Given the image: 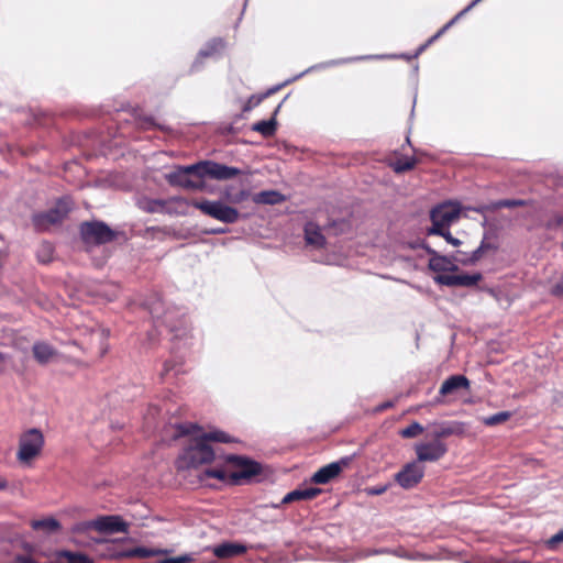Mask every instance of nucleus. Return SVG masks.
Here are the masks:
<instances>
[{
	"label": "nucleus",
	"mask_w": 563,
	"mask_h": 563,
	"mask_svg": "<svg viewBox=\"0 0 563 563\" xmlns=\"http://www.w3.org/2000/svg\"><path fill=\"white\" fill-rule=\"evenodd\" d=\"M175 429V438L189 437L176 460L178 471L197 468L212 463L216 453L210 442L230 443L234 441L232 437L220 430L202 432V428L192 422L178 423Z\"/></svg>",
	"instance_id": "1"
},
{
	"label": "nucleus",
	"mask_w": 563,
	"mask_h": 563,
	"mask_svg": "<svg viewBox=\"0 0 563 563\" xmlns=\"http://www.w3.org/2000/svg\"><path fill=\"white\" fill-rule=\"evenodd\" d=\"M242 172L232 166H227L213 161H200L189 166H178L169 173L166 179L170 186H177L189 190L202 191L206 187L203 178L228 180L239 176Z\"/></svg>",
	"instance_id": "2"
},
{
	"label": "nucleus",
	"mask_w": 563,
	"mask_h": 563,
	"mask_svg": "<svg viewBox=\"0 0 563 563\" xmlns=\"http://www.w3.org/2000/svg\"><path fill=\"white\" fill-rule=\"evenodd\" d=\"M227 461L235 466L238 471L228 474L223 468H208L203 472L202 478H217L221 482L239 484L242 479H250L262 473V465L247 457L229 455Z\"/></svg>",
	"instance_id": "3"
},
{
	"label": "nucleus",
	"mask_w": 563,
	"mask_h": 563,
	"mask_svg": "<svg viewBox=\"0 0 563 563\" xmlns=\"http://www.w3.org/2000/svg\"><path fill=\"white\" fill-rule=\"evenodd\" d=\"M44 435L41 430L32 428L23 432L19 438L16 460L22 465H31L40 456L44 448Z\"/></svg>",
	"instance_id": "4"
},
{
	"label": "nucleus",
	"mask_w": 563,
	"mask_h": 563,
	"mask_svg": "<svg viewBox=\"0 0 563 563\" xmlns=\"http://www.w3.org/2000/svg\"><path fill=\"white\" fill-rule=\"evenodd\" d=\"M71 209L73 201L67 197L60 198L54 208L33 214L32 224L36 231H47L52 227L62 223Z\"/></svg>",
	"instance_id": "5"
},
{
	"label": "nucleus",
	"mask_w": 563,
	"mask_h": 563,
	"mask_svg": "<svg viewBox=\"0 0 563 563\" xmlns=\"http://www.w3.org/2000/svg\"><path fill=\"white\" fill-rule=\"evenodd\" d=\"M167 553H168L167 550L156 549V548H146V547L125 548L123 545V542L111 541V542L104 543V551L102 552V555L108 559L120 560V559H131V558L146 559V558L164 555Z\"/></svg>",
	"instance_id": "6"
},
{
	"label": "nucleus",
	"mask_w": 563,
	"mask_h": 563,
	"mask_svg": "<svg viewBox=\"0 0 563 563\" xmlns=\"http://www.w3.org/2000/svg\"><path fill=\"white\" fill-rule=\"evenodd\" d=\"M190 206L200 210L203 214L211 217L227 224L235 223L240 219L238 209L224 205L221 201H210L207 199L190 202Z\"/></svg>",
	"instance_id": "7"
},
{
	"label": "nucleus",
	"mask_w": 563,
	"mask_h": 563,
	"mask_svg": "<svg viewBox=\"0 0 563 563\" xmlns=\"http://www.w3.org/2000/svg\"><path fill=\"white\" fill-rule=\"evenodd\" d=\"M82 241L89 245H101L112 242L117 234L102 221L84 222L80 224Z\"/></svg>",
	"instance_id": "8"
},
{
	"label": "nucleus",
	"mask_w": 563,
	"mask_h": 563,
	"mask_svg": "<svg viewBox=\"0 0 563 563\" xmlns=\"http://www.w3.org/2000/svg\"><path fill=\"white\" fill-rule=\"evenodd\" d=\"M460 209L453 203H443L433 208L430 212L431 228L427 230L428 235L443 234L450 224L459 219Z\"/></svg>",
	"instance_id": "9"
},
{
	"label": "nucleus",
	"mask_w": 563,
	"mask_h": 563,
	"mask_svg": "<svg viewBox=\"0 0 563 563\" xmlns=\"http://www.w3.org/2000/svg\"><path fill=\"white\" fill-rule=\"evenodd\" d=\"M413 449L419 463L438 462L449 451L445 442L432 438L430 441L416 443Z\"/></svg>",
	"instance_id": "10"
},
{
	"label": "nucleus",
	"mask_w": 563,
	"mask_h": 563,
	"mask_svg": "<svg viewBox=\"0 0 563 563\" xmlns=\"http://www.w3.org/2000/svg\"><path fill=\"white\" fill-rule=\"evenodd\" d=\"M424 476V467L416 460L402 466L395 474V482L404 489H411L422 481Z\"/></svg>",
	"instance_id": "11"
},
{
	"label": "nucleus",
	"mask_w": 563,
	"mask_h": 563,
	"mask_svg": "<svg viewBox=\"0 0 563 563\" xmlns=\"http://www.w3.org/2000/svg\"><path fill=\"white\" fill-rule=\"evenodd\" d=\"M471 383L464 375H452L446 378L440 389L439 395L435 398L437 404H443L444 397L450 395H456L460 390H470Z\"/></svg>",
	"instance_id": "12"
},
{
	"label": "nucleus",
	"mask_w": 563,
	"mask_h": 563,
	"mask_svg": "<svg viewBox=\"0 0 563 563\" xmlns=\"http://www.w3.org/2000/svg\"><path fill=\"white\" fill-rule=\"evenodd\" d=\"M483 278L481 273L475 274H440L434 277L435 283L450 287H472Z\"/></svg>",
	"instance_id": "13"
},
{
	"label": "nucleus",
	"mask_w": 563,
	"mask_h": 563,
	"mask_svg": "<svg viewBox=\"0 0 563 563\" xmlns=\"http://www.w3.org/2000/svg\"><path fill=\"white\" fill-rule=\"evenodd\" d=\"M99 532H128V523L119 516H100L88 525Z\"/></svg>",
	"instance_id": "14"
},
{
	"label": "nucleus",
	"mask_w": 563,
	"mask_h": 563,
	"mask_svg": "<svg viewBox=\"0 0 563 563\" xmlns=\"http://www.w3.org/2000/svg\"><path fill=\"white\" fill-rule=\"evenodd\" d=\"M347 465V460L332 462L320 467L311 477V483L324 485L336 478L343 468Z\"/></svg>",
	"instance_id": "15"
},
{
	"label": "nucleus",
	"mask_w": 563,
	"mask_h": 563,
	"mask_svg": "<svg viewBox=\"0 0 563 563\" xmlns=\"http://www.w3.org/2000/svg\"><path fill=\"white\" fill-rule=\"evenodd\" d=\"M426 251L431 255L429 260V268L435 273L456 272V264L446 256L438 254L432 249L426 246Z\"/></svg>",
	"instance_id": "16"
},
{
	"label": "nucleus",
	"mask_w": 563,
	"mask_h": 563,
	"mask_svg": "<svg viewBox=\"0 0 563 563\" xmlns=\"http://www.w3.org/2000/svg\"><path fill=\"white\" fill-rule=\"evenodd\" d=\"M387 162L388 166L397 174L412 170L418 164V159L416 157H409L407 155L399 154L398 152H394L387 158Z\"/></svg>",
	"instance_id": "17"
},
{
	"label": "nucleus",
	"mask_w": 563,
	"mask_h": 563,
	"mask_svg": "<svg viewBox=\"0 0 563 563\" xmlns=\"http://www.w3.org/2000/svg\"><path fill=\"white\" fill-rule=\"evenodd\" d=\"M430 428L429 435L432 439L442 440L443 438L463 433V424L460 422L432 423Z\"/></svg>",
	"instance_id": "18"
},
{
	"label": "nucleus",
	"mask_w": 563,
	"mask_h": 563,
	"mask_svg": "<svg viewBox=\"0 0 563 563\" xmlns=\"http://www.w3.org/2000/svg\"><path fill=\"white\" fill-rule=\"evenodd\" d=\"M496 250L497 245L494 242L484 239L481 242L479 246L476 250H474L471 254H464V257H455V261L460 262L463 265H474L475 263L481 261L487 252Z\"/></svg>",
	"instance_id": "19"
},
{
	"label": "nucleus",
	"mask_w": 563,
	"mask_h": 563,
	"mask_svg": "<svg viewBox=\"0 0 563 563\" xmlns=\"http://www.w3.org/2000/svg\"><path fill=\"white\" fill-rule=\"evenodd\" d=\"M303 233L305 241L308 245L316 249H322L325 246V236L322 234L321 229L317 223L312 221L307 222L303 228Z\"/></svg>",
	"instance_id": "20"
},
{
	"label": "nucleus",
	"mask_w": 563,
	"mask_h": 563,
	"mask_svg": "<svg viewBox=\"0 0 563 563\" xmlns=\"http://www.w3.org/2000/svg\"><path fill=\"white\" fill-rule=\"evenodd\" d=\"M246 547L234 542H224L212 549L213 554L219 559H230L244 554Z\"/></svg>",
	"instance_id": "21"
},
{
	"label": "nucleus",
	"mask_w": 563,
	"mask_h": 563,
	"mask_svg": "<svg viewBox=\"0 0 563 563\" xmlns=\"http://www.w3.org/2000/svg\"><path fill=\"white\" fill-rule=\"evenodd\" d=\"M32 352L35 361L42 365L47 364L57 354V351L51 344L42 341L33 344Z\"/></svg>",
	"instance_id": "22"
},
{
	"label": "nucleus",
	"mask_w": 563,
	"mask_h": 563,
	"mask_svg": "<svg viewBox=\"0 0 563 563\" xmlns=\"http://www.w3.org/2000/svg\"><path fill=\"white\" fill-rule=\"evenodd\" d=\"M321 489L317 487H308L303 489H295L289 492L282 500V504H290L299 500H311L321 494Z\"/></svg>",
	"instance_id": "23"
},
{
	"label": "nucleus",
	"mask_w": 563,
	"mask_h": 563,
	"mask_svg": "<svg viewBox=\"0 0 563 563\" xmlns=\"http://www.w3.org/2000/svg\"><path fill=\"white\" fill-rule=\"evenodd\" d=\"M256 205H279L286 200L285 196L277 190H263L252 196Z\"/></svg>",
	"instance_id": "24"
},
{
	"label": "nucleus",
	"mask_w": 563,
	"mask_h": 563,
	"mask_svg": "<svg viewBox=\"0 0 563 563\" xmlns=\"http://www.w3.org/2000/svg\"><path fill=\"white\" fill-rule=\"evenodd\" d=\"M225 48V42L220 37H214L210 40L206 46L199 52V56L201 57H212L219 55Z\"/></svg>",
	"instance_id": "25"
},
{
	"label": "nucleus",
	"mask_w": 563,
	"mask_h": 563,
	"mask_svg": "<svg viewBox=\"0 0 563 563\" xmlns=\"http://www.w3.org/2000/svg\"><path fill=\"white\" fill-rule=\"evenodd\" d=\"M57 563H93L92 560L82 553L62 551L57 555Z\"/></svg>",
	"instance_id": "26"
},
{
	"label": "nucleus",
	"mask_w": 563,
	"mask_h": 563,
	"mask_svg": "<svg viewBox=\"0 0 563 563\" xmlns=\"http://www.w3.org/2000/svg\"><path fill=\"white\" fill-rule=\"evenodd\" d=\"M276 121L274 119L258 121L253 125V130L261 133L263 136H273L276 132Z\"/></svg>",
	"instance_id": "27"
},
{
	"label": "nucleus",
	"mask_w": 563,
	"mask_h": 563,
	"mask_svg": "<svg viewBox=\"0 0 563 563\" xmlns=\"http://www.w3.org/2000/svg\"><path fill=\"white\" fill-rule=\"evenodd\" d=\"M31 526L34 530H45L48 532L57 531L60 528V523L54 518L33 520Z\"/></svg>",
	"instance_id": "28"
},
{
	"label": "nucleus",
	"mask_w": 563,
	"mask_h": 563,
	"mask_svg": "<svg viewBox=\"0 0 563 563\" xmlns=\"http://www.w3.org/2000/svg\"><path fill=\"white\" fill-rule=\"evenodd\" d=\"M424 431V428L417 421H413L408 427L399 431V435L404 439H412L420 435Z\"/></svg>",
	"instance_id": "29"
},
{
	"label": "nucleus",
	"mask_w": 563,
	"mask_h": 563,
	"mask_svg": "<svg viewBox=\"0 0 563 563\" xmlns=\"http://www.w3.org/2000/svg\"><path fill=\"white\" fill-rule=\"evenodd\" d=\"M225 200H228L231 203H241L245 200H247L251 196V192L249 190L242 189L235 194H231L228 189L223 194Z\"/></svg>",
	"instance_id": "30"
},
{
	"label": "nucleus",
	"mask_w": 563,
	"mask_h": 563,
	"mask_svg": "<svg viewBox=\"0 0 563 563\" xmlns=\"http://www.w3.org/2000/svg\"><path fill=\"white\" fill-rule=\"evenodd\" d=\"M510 416H511V413L508 411H500V412H497L495 415H492V416L485 418L484 423L486 426H497V424L504 423L507 420H509Z\"/></svg>",
	"instance_id": "31"
},
{
	"label": "nucleus",
	"mask_w": 563,
	"mask_h": 563,
	"mask_svg": "<svg viewBox=\"0 0 563 563\" xmlns=\"http://www.w3.org/2000/svg\"><path fill=\"white\" fill-rule=\"evenodd\" d=\"M276 89H269L265 95L262 96H251L246 103L243 107V111H251L253 108L257 107L265 97L273 93Z\"/></svg>",
	"instance_id": "32"
},
{
	"label": "nucleus",
	"mask_w": 563,
	"mask_h": 563,
	"mask_svg": "<svg viewBox=\"0 0 563 563\" xmlns=\"http://www.w3.org/2000/svg\"><path fill=\"white\" fill-rule=\"evenodd\" d=\"M525 206L523 200L519 199H501L494 203V209H501V208H516Z\"/></svg>",
	"instance_id": "33"
},
{
	"label": "nucleus",
	"mask_w": 563,
	"mask_h": 563,
	"mask_svg": "<svg viewBox=\"0 0 563 563\" xmlns=\"http://www.w3.org/2000/svg\"><path fill=\"white\" fill-rule=\"evenodd\" d=\"M53 254V247L49 243L45 242L41 245L37 257L42 263H47L51 261Z\"/></svg>",
	"instance_id": "34"
},
{
	"label": "nucleus",
	"mask_w": 563,
	"mask_h": 563,
	"mask_svg": "<svg viewBox=\"0 0 563 563\" xmlns=\"http://www.w3.org/2000/svg\"><path fill=\"white\" fill-rule=\"evenodd\" d=\"M550 294L558 298H563V274L551 287Z\"/></svg>",
	"instance_id": "35"
},
{
	"label": "nucleus",
	"mask_w": 563,
	"mask_h": 563,
	"mask_svg": "<svg viewBox=\"0 0 563 563\" xmlns=\"http://www.w3.org/2000/svg\"><path fill=\"white\" fill-rule=\"evenodd\" d=\"M562 542H563V530H561L558 533H555L554 536H552L548 541V545L553 549Z\"/></svg>",
	"instance_id": "36"
},
{
	"label": "nucleus",
	"mask_w": 563,
	"mask_h": 563,
	"mask_svg": "<svg viewBox=\"0 0 563 563\" xmlns=\"http://www.w3.org/2000/svg\"><path fill=\"white\" fill-rule=\"evenodd\" d=\"M191 559L188 555H181L177 558L163 559L159 563H188Z\"/></svg>",
	"instance_id": "37"
},
{
	"label": "nucleus",
	"mask_w": 563,
	"mask_h": 563,
	"mask_svg": "<svg viewBox=\"0 0 563 563\" xmlns=\"http://www.w3.org/2000/svg\"><path fill=\"white\" fill-rule=\"evenodd\" d=\"M10 362L11 356L9 354L0 352V374H3L7 371V367Z\"/></svg>",
	"instance_id": "38"
},
{
	"label": "nucleus",
	"mask_w": 563,
	"mask_h": 563,
	"mask_svg": "<svg viewBox=\"0 0 563 563\" xmlns=\"http://www.w3.org/2000/svg\"><path fill=\"white\" fill-rule=\"evenodd\" d=\"M139 126L144 130H148L155 126L154 120L152 118H142L137 122Z\"/></svg>",
	"instance_id": "39"
},
{
	"label": "nucleus",
	"mask_w": 563,
	"mask_h": 563,
	"mask_svg": "<svg viewBox=\"0 0 563 563\" xmlns=\"http://www.w3.org/2000/svg\"><path fill=\"white\" fill-rule=\"evenodd\" d=\"M439 235L443 236L449 243H451L454 246H457L461 243L460 240H457V239L452 236V234H451L449 229H445L443 231V234H439Z\"/></svg>",
	"instance_id": "40"
},
{
	"label": "nucleus",
	"mask_w": 563,
	"mask_h": 563,
	"mask_svg": "<svg viewBox=\"0 0 563 563\" xmlns=\"http://www.w3.org/2000/svg\"><path fill=\"white\" fill-rule=\"evenodd\" d=\"M174 369V362L166 361L163 366L162 377L166 376L170 371Z\"/></svg>",
	"instance_id": "41"
},
{
	"label": "nucleus",
	"mask_w": 563,
	"mask_h": 563,
	"mask_svg": "<svg viewBox=\"0 0 563 563\" xmlns=\"http://www.w3.org/2000/svg\"><path fill=\"white\" fill-rule=\"evenodd\" d=\"M387 487L386 486H380V487H374V488H369L367 489V493L369 495H382L386 492Z\"/></svg>",
	"instance_id": "42"
},
{
	"label": "nucleus",
	"mask_w": 563,
	"mask_h": 563,
	"mask_svg": "<svg viewBox=\"0 0 563 563\" xmlns=\"http://www.w3.org/2000/svg\"><path fill=\"white\" fill-rule=\"evenodd\" d=\"M8 488V481L0 475V490H4Z\"/></svg>",
	"instance_id": "43"
}]
</instances>
